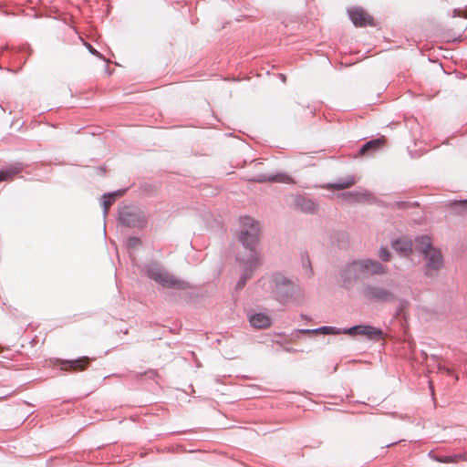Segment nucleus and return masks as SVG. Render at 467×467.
<instances>
[{"mask_svg":"<svg viewBox=\"0 0 467 467\" xmlns=\"http://www.w3.org/2000/svg\"><path fill=\"white\" fill-rule=\"evenodd\" d=\"M356 182V179L353 175H349L344 179H339L335 183H331L327 186L328 189L333 190H343L347 189L352 185H354Z\"/></svg>","mask_w":467,"mask_h":467,"instance_id":"nucleus-18","label":"nucleus"},{"mask_svg":"<svg viewBox=\"0 0 467 467\" xmlns=\"http://www.w3.org/2000/svg\"><path fill=\"white\" fill-rule=\"evenodd\" d=\"M281 79H283V81L285 80V77L284 75H281Z\"/></svg>","mask_w":467,"mask_h":467,"instance_id":"nucleus-31","label":"nucleus"},{"mask_svg":"<svg viewBox=\"0 0 467 467\" xmlns=\"http://www.w3.org/2000/svg\"><path fill=\"white\" fill-rule=\"evenodd\" d=\"M146 273L149 278L154 280L163 287L184 290L189 286L186 282L175 278L160 265L155 263L146 265Z\"/></svg>","mask_w":467,"mask_h":467,"instance_id":"nucleus-5","label":"nucleus"},{"mask_svg":"<svg viewBox=\"0 0 467 467\" xmlns=\"http://www.w3.org/2000/svg\"><path fill=\"white\" fill-rule=\"evenodd\" d=\"M258 284L283 304L299 300L304 296L303 289L297 282L279 272L264 276Z\"/></svg>","mask_w":467,"mask_h":467,"instance_id":"nucleus-1","label":"nucleus"},{"mask_svg":"<svg viewBox=\"0 0 467 467\" xmlns=\"http://www.w3.org/2000/svg\"><path fill=\"white\" fill-rule=\"evenodd\" d=\"M303 268L306 270L309 276L312 275V267L309 259H306L303 262Z\"/></svg>","mask_w":467,"mask_h":467,"instance_id":"nucleus-26","label":"nucleus"},{"mask_svg":"<svg viewBox=\"0 0 467 467\" xmlns=\"http://www.w3.org/2000/svg\"><path fill=\"white\" fill-rule=\"evenodd\" d=\"M383 141V139H375L366 142L361 146L359 150V154L365 155L378 150L382 145Z\"/></svg>","mask_w":467,"mask_h":467,"instance_id":"nucleus-17","label":"nucleus"},{"mask_svg":"<svg viewBox=\"0 0 467 467\" xmlns=\"http://www.w3.org/2000/svg\"><path fill=\"white\" fill-rule=\"evenodd\" d=\"M415 248L424 254L426 275L430 277L435 276L443 265L441 251L431 245V239L426 235L415 239Z\"/></svg>","mask_w":467,"mask_h":467,"instance_id":"nucleus-3","label":"nucleus"},{"mask_svg":"<svg viewBox=\"0 0 467 467\" xmlns=\"http://www.w3.org/2000/svg\"><path fill=\"white\" fill-rule=\"evenodd\" d=\"M89 364V358L87 357L80 358L76 360H70L64 362L65 369H71L73 371H82L88 368Z\"/></svg>","mask_w":467,"mask_h":467,"instance_id":"nucleus-15","label":"nucleus"},{"mask_svg":"<svg viewBox=\"0 0 467 467\" xmlns=\"http://www.w3.org/2000/svg\"><path fill=\"white\" fill-rule=\"evenodd\" d=\"M260 231V224L254 218H240L239 242L248 251V254H258L255 247L259 242Z\"/></svg>","mask_w":467,"mask_h":467,"instance_id":"nucleus-4","label":"nucleus"},{"mask_svg":"<svg viewBox=\"0 0 467 467\" xmlns=\"http://www.w3.org/2000/svg\"><path fill=\"white\" fill-rule=\"evenodd\" d=\"M23 170V167L20 163H16L15 165H12L11 167L1 170L0 171V182L7 181L11 178H13L15 175L19 173Z\"/></svg>","mask_w":467,"mask_h":467,"instance_id":"nucleus-19","label":"nucleus"},{"mask_svg":"<svg viewBox=\"0 0 467 467\" xmlns=\"http://www.w3.org/2000/svg\"><path fill=\"white\" fill-rule=\"evenodd\" d=\"M291 204L297 210L306 213H315L317 210V203L310 198L302 194L292 195Z\"/></svg>","mask_w":467,"mask_h":467,"instance_id":"nucleus-10","label":"nucleus"},{"mask_svg":"<svg viewBox=\"0 0 467 467\" xmlns=\"http://www.w3.org/2000/svg\"><path fill=\"white\" fill-rule=\"evenodd\" d=\"M306 332L307 333L317 334H317L327 335V334H338V333H340L339 331L336 330L332 327H322L317 328V329L307 330Z\"/></svg>","mask_w":467,"mask_h":467,"instance_id":"nucleus-23","label":"nucleus"},{"mask_svg":"<svg viewBox=\"0 0 467 467\" xmlns=\"http://www.w3.org/2000/svg\"><path fill=\"white\" fill-rule=\"evenodd\" d=\"M348 16L356 26H373V17L361 7H353L348 11Z\"/></svg>","mask_w":467,"mask_h":467,"instance_id":"nucleus-11","label":"nucleus"},{"mask_svg":"<svg viewBox=\"0 0 467 467\" xmlns=\"http://www.w3.org/2000/svg\"><path fill=\"white\" fill-rule=\"evenodd\" d=\"M386 267L379 261L366 258L354 260L344 265L339 270L341 286L349 290L352 289L360 279L371 275H383Z\"/></svg>","mask_w":467,"mask_h":467,"instance_id":"nucleus-2","label":"nucleus"},{"mask_svg":"<svg viewBox=\"0 0 467 467\" xmlns=\"http://www.w3.org/2000/svg\"><path fill=\"white\" fill-rule=\"evenodd\" d=\"M432 459L441 463H457L464 461L465 457L463 454H455L451 456H432Z\"/></svg>","mask_w":467,"mask_h":467,"instance_id":"nucleus-22","label":"nucleus"},{"mask_svg":"<svg viewBox=\"0 0 467 467\" xmlns=\"http://www.w3.org/2000/svg\"><path fill=\"white\" fill-rule=\"evenodd\" d=\"M86 47L90 54L102 58V55L98 50H96L90 44H86Z\"/></svg>","mask_w":467,"mask_h":467,"instance_id":"nucleus-27","label":"nucleus"},{"mask_svg":"<svg viewBox=\"0 0 467 467\" xmlns=\"http://www.w3.org/2000/svg\"><path fill=\"white\" fill-rule=\"evenodd\" d=\"M254 182H282V183H294V180L285 174V173H276L274 175H267V174H258L254 179Z\"/></svg>","mask_w":467,"mask_h":467,"instance_id":"nucleus-12","label":"nucleus"},{"mask_svg":"<svg viewBox=\"0 0 467 467\" xmlns=\"http://www.w3.org/2000/svg\"><path fill=\"white\" fill-rule=\"evenodd\" d=\"M246 315L248 321H272L274 318H275V316L271 314L269 310L265 311H256L254 309H247Z\"/></svg>","mask_w":467,"mask_h":467,"instance_id":"nucleus-13","label":"nucleus"},{"mask_svg":"<svg viewBox=\"0 0 467 467\" xmlns=\"http://www.w3.org/2000/svg\"><path fill=\"white\" fill-rule=\"evenodd\" d=\"M379 257L383 262H388L390 259V254L387 248L381 247L379 251Z\"/></svg>","mask_w":467,"mask_h":467,"instance_id":"nucleus-24","label":"nucleus"},{"mask_svg":"<svg viewBox=\"0 0 467 467\" xmlns=\"http://www.w3.org/2000/svg\"><path fill=\"white\" fill-rule=\"evenodd\" d=\"M125 191L126 190H118L103 195L104 201L102 202V206L104 217H106L108 213L109 207L116 201L117 198L122 196Z\"/></svg>","mask_w":467,"mask_h":467,"instance_id":"nucleus-16","label":"nucleus"},{"mask_svg":"<svg viewBox=\"0 0 467 467\" xmlns=\"http://www.w3.org/2000/svg\"><path fill=\"white\" fill-rule=\"evenodd\" d=\"M147 219L146 212L137 206H124L119 212V220L126 227L142 228Z\"/></svg>","mask_w":467,"mask_h":467,"instance_id":"nucleus-6","label":"nucleus"},{"mask_svg":"<svg viewBox=\"0 0 467 467\" xmlns=\"http://www.w3.org/2000/svg\"><path fill=\"white\" fill-rule=\"evenodd\" d=\"M236 261L242 267V274L235 285V290H241L245 286L247 281L252 278L254 270L260 265L261 261L259 254H246L245 256L238 255Z\"/></svg>","mask_w":467,"mask_h":467,"instance_id":"nucleus-7","label":"nucleus"},{"mask_svg":"<svg viewBox=\"0 0 467 467\" xmlns=\"http://www.w3.org/2000/svg\"><path fill=\"white\" fill-rule=\"evenodd\" d=\"M349 202H366L368 201L370 194L367 191L350 192L345 194Z\"/></svg>","mask_w":467,"mask_h":467,"instance_id":"nucleus-20","label":"nucleus"},{"mask_svg":"<svg viewBox=\"0 0 467 467\" xmlns=\"http://www.w3.org/2000/svg\"><path fill=\"white\" fill-rule=\"evenodd\" d=\"M450 206L457 214L467 216V199L453 201Z\"/></svg>","mask_w":467,"mask_h":467,"instance_id":"nucleus-21","label":"nucleus"},{"mask_svg":"<svg viewBox=\"0 0 467 467\" xmlns=\"http://www.w3.org/2000/svg\"><path fill=\"white\" fill-rule=\"evenodd\" d=\"M344 333L352 337L360 336L368 339L375 340L379 339L382 336V331L380 329L367 325L355 326L348 330H345Z\"/></svg>","mask_w":467,"mask_h":467,"instance_id":"nucleus-9","label":"nucleus"},{"mask_svg":"<svg viewBox=\"0 0 467 467\" xmlns=\"http://www.w3.org/2000/svg\"><path fill=\"white\" fill-rule=\"evenodd\" d=\"M463 16H464V17H467V8L464 10Z\"/></svg>","mask_w":467,"mask_h":467,"instance_id":"nucleus-30","label":"nucleus"},{"mask_svg":"<svg viewBox=\"0 0 467 467\" xmlns=\"http://www.w3.org/2000/svg\"><path fill=\"white\" fill-rule=\"evenodd\" d=\"M364 296L369 301L387 303L393 302L396 296L390 290L374 285H367L363 288Z\"/></svg>","mask_w":467,"mask_h":467,"instance_id":"nucleus-8","label":"nucleus"},{"mask_svg":"<svg viewBox=\"0 0 467 467\" xmlns=\"http://www.w3.org/2000/svg\"><path fill=\"white\" fill-rule=\"evenodd\" d=\"M302 318H303V319H304V321H306V322L313 321V320H312V318H310V317H306V316H304V315H302Z\"/></svg>","mask_w":467,"mask_h":467,"instance_id":"nucleus-29","label":"nucleus"},{"mask_svg":"<svg viewBox=\"0 0 467 467\" xmlns=\"http://www.w3.org/2000/svg\"><path fill=\"white\" fill-rule=\"evenodd\" d=\"M412 243L405 238L397 239L392 243L393 249L401 255H408L412 251Z\"/></svg>","mask_w":467,"mask_h":467,"instance_id":"nucleus-14","label":"nucleus"},{"mask_svg":"<svg viewBox=\"0 0 467 467\" xmlns=\"http://www.w3.org/2000/svg\"><path fill=\"white\" fill-rule=\"evenodd\" d=\"M257 324H258L256 326L257 328H259V329H266V328L270 327V324L271 323L264 322V323H257Z\"/></svg>","mask_w":467,"mask_h":467,"instance_id":"nucleus-28","label":"nucleus"},{"mask_svg":"<svg viewBox=\"0 0 467 467\" xmlns=\"http://www.w3.org/2000/svg\"><path fill=\"white\" fill-rule=\"evenodd\" d=\"M140 244V240L138 237L132 236V237H130L128 240V245L130 247L135 248Z\"/></svg>","mask_w":467,"mask_h":467,"instance_id":"nucleus-25","label":"nucleus"}]
</instances>
